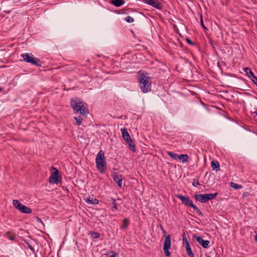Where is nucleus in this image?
Masks as SVG:
<instances>
[{
  "label": "nucleus",
  "mask_w": 257,
  "mask_h": 257,
  "mask_svg": "<svg viewBox=\"0 0 257 257\" xmlns=\"http://www.w3.org/2000/svg\"><path fill=\"white\" fill-rule=\"evenodd\" d=\"M13 204L16 209H18L22 213L29 214L32 212V209L31 208L23 205L17 200H14L13 201Z\"/></svg>",
  "instance_id": "obj_6"
},
{
  "label": "nucleus",
  "mask_w": 257,
  "mask_h": 257,
  "mask_svg": "<svg viewBox=\"0 0 257 257\" xmlns=\"http://www.w3.org/2000/svg\"><path fill=\"white\" fill-rule=\"evenodd\" d=\"M250 195L249 193L247 192H245L242 194V197H246Z\"/></svg>",
  "instance_id": "obj_32"
},
{
  "label": "nucleus",
  "mask_w": 257,
  "mask_h": 257,
  "mask_svg": "<svg viewBox=\"0 0 257 257\" xmlns=\"http://www.w3.org/2000/svg\"><path fill=\"white\" fill-rule=\"evenodd\" d=\"M153 0H143L144 2H145L146 4L150 5L151 3H152Z\"/></svg>",
  "instance_id": "obj_33"
},
{
  "label": "nucleus",
  "mask_w": 257,
  "mask_h": 257,
  "mask_svg": "<svg viewBox=\"0 0 257 257\" xmlns=\"http://www.w3.org/2000/svg\"><path fill=\"white\" fill-rule=\"evenodd\" d=\"M3 90V88L0 87V92H1Z\"/></svg>",
  "instance_id": "obj_40"
},
{
  "label": "nucleus",
  "mask_w": 257,
  "mask_h": 257,
  "mask_svg": "<svg viewBox=\"0 0 257 257\" xmlns=\"http://www.w3.org/2000/svg\"><path fill=\"white\" fill-rule=\"evenodd\" d=\"M201 26L203 27V28L204 29H206V28L205 27V26L204 25V24H203V20L202 19H201Z\"/></svg>",
  "instance_id": "obj_34"
},
{
  "label": "nucleus",
  "mask_w": 257,
  "mask_h": 257,
  "mask_svg": "<svg viewBox=\"0 0 257 257\" xmlns=\"http://www.w3.org/2000/svg\"><path fill=\"white\" fill-rule=\"evenodd\" d=\"M130 223V221L127 218H125L122 222V227L123 228H126Z\"/></svg>",
  "instance_id": "obj_24"
},
{
  "label": "nucleus",
  "mask_w": 257,
  "mask_h": 257,
  "mask_svg": "<svg viewBox=\"0 0 257 257\" xmlns=\"http://www.w3.org/2000/svg\"><path fill=\"white\" fill-rule=\"evenodd\" d=\"M21 56L25 62L31 63L37 66H41L40 60L37 58L34 57L32 53L23 54H22Z\"/></svg>",
  "instance_id": "obj_5"
},
{
  "label": "nucleus",
  "mask_w": 257,
  "mask_h": 257,
  "mask_svg": "<svg viewBox=\"0 0 257 257\" xmlns=\"http://www.w3.org/2000/svg\"><path fill=\"white\" fill-rule=\"evenodd\" d=\"M186 251H187V253L188 255L190 257L191 256L194 255V254H193V253L192 252V251L191 250V247H190L189 244H187V245H186Z\"/></svg>",
  "instance_id": "obj_21"
},
{
  "label": "nucleus",
  "mask_w": 257,
  "mask_h": 257,
  "mask_svg": "<svg viewBox=\"0 0 257 257\" xmlns=\"http://www.w3.org/2000/svg\"><path fill=\"white\" fill-rule=\"evenodd\" d=\"M254 240L257 242V234L254 237Z\"/></svg>",
  "instance_id": "obj_38"
},
{
  "label": "nucleus",
  "mask_w": 257,
  "mask_h": 257,
  "mask_svg": "<svg viewBox=\"0 0 257 257\" xmlns=\"http://www.w3.org/2000/svg\"><path fill=\"white\" fill-rule=\"evenodd\" d=\"M150 5L158 9H161L162 8V4L158 1L153 0Z\"/></svg>",
  "instance_id": "obj_15"
},
{
  "label": "nucleus",
  "mask_w": 257,
  "mask_h": 257,
  "mask_svg": "<svg viewBox=\"0 0 257 257\" xmlns=\"http://www.w3.org/2000/svg\"><path fill=\"white\" fill-rule=\"evenodd\" d=\"M151 79L150 74L147 72L140 70L138 72V80H148Z\"/></svg>",
  "instance_id": "obj_9"
},
{
  "label": "nucleus",
  "mask_w": 257,
  "mask_h": 257,
  "mask_svg": "<svg viewBox=\"0 0 257 257\" xmlns=\"http://www.w3.org/2000/svg\"><path fill=\"white\" fill-rule=\"evenodd\" d=\"M140 87L144 93L149 92L151 89V81H140Z\"/></svg>",
  "instance_id": "obj_8"
},
{
  "label": "nucleus",
  "mask_w": 257,
  "mask_h": 257,
  "mask_svg": "<svg viewBox=\"0 0 257 257\" xmlns=\"http://www.w3.org/2000/svg\"><path fill=\"white\" fill-rule=\"evenodd\" d=\"M36 220L37 222L40 223L43 226H44V224L43 221L39 217H36Z\"/></svg>",
  "instance_id": "obj_30"
},
{
  "label": "nucleus",
  "mask_w": 257,
  "mask_h": 257,
  "mask_svg": "<svg viewBox=\"0 0 257 257\" xmlns=\"http://www.w3.org/2000/svg\"><path fill=\"white\" fill-rule=\"evenodd\" d=\"M217 195V193L212 194H196L194 196L195 199L201 203H205L209 200L214 199Z\"/></svg>",
  "instance_id": "obj_4"
},
{
  "label": "nucleus",
  "mask_w": 257,
  "mask_h": 257,
  "mask_svg": "<svg viewBox=\"0 0 257 257\" xmlns=\"http://www.w3.org/2000/svg\"><path fill=\"white\" fill-rule=\"evenodd\" d=\"M95 162L98 170L101 173H104L106 170V159L102 151H100L96 157Z\"/></svg>",
  "instance_id": "obj_2"
},
{
  "label": "nucleus",
  "mask_w": 257,
  "mask_h": 257,
  "mask_svg": "<svg viewBox=\"0 0 257 257\" xmlns=\"http://www.w3.org/2000/svg\"><path fill=\"white\" fill-rule=\"evenodd\" d=\"M193 237L196 239L198 242L203 247L206 248L208 247L210 243V241L209 240H205L201 237L196 235H194Z\"/></svg>",
  "instance_id": "obj_11"
},
{
  "label": "nucleus",
  "mask_w": 257,
  "mask_h": 257,
  "mask_svg": "<svg viewBox=\"0 0 257 257\" xmlns=\"http://www.w3.org/2000/svg\"><path fill=\"white\" fill-rule=\"evenodd\" d=\"M111 199L112 200V203L113 205V208L114 209H117V207H116V202H115V200L113 199V198H111Z\"/></svg>",
  "instance_id": "obj_31"
},
{
  "label": "nucleus",
  "mask_w": 257,
  "mask_h": 257,
  "mask_svg": "<svg viewBox=\"0 0 257 257\" xmlns=\"http://www.w3.org/2000/svg\"><path fill=\"white\" fill-rule=\"evenodd\" d=\"M190 257H195V256H194V255L191 256H190Z\"/></svg>",
  "instance_id": "obj_44"
},
{
  "label": "nucleus",
  "mask_w": 257,
  "mask_h": 257,
  "mask_svg": "<svg viewBox=\"0 0 257 257\" xmlns=\"http://www.w3.org/2000/svg\"><path fill=\"white\" fill-rule=\"evenodd\" d=\"M189 157L187 154H181L178 155V159L181 160L183 163H185L188 161Z\"/></svg>",
  "instance_id": "obj_17"
},
{
  "label": "nucleus",
  "mask_w": 257,
  "mask_h": 257,
  "mask_svg": "<svg viewBox=\"0 0 257 257\" xmlns=\"http://www.w3.org/2000/svg\"><path fill=\"white\" fill-rule=\"evenodd\" d=\"M125 20L128 23H132L134 21V19L130 16L126 17Z\"/></svg>",
  "instance_id": "obj_27"
},
{
  "label": "nucleus",
  "mask_w": 257,
  "mask_h": 257,
  "mask_svg": "<svg viewBox=\"0 0 257 257\" xmlns=\"http://www.w3.org/2000/svg\"><path fill=\"white\" fill-rule=\"evenodd\" d=\"M71 106L75 113H79L82 116H85L88 112L86 104L80 98H72L71 100Z\"/></svg>",
  "instance_id": "obj_1"
},
{
  "label": "nucleus",
  "mask_w": 257,
  "mask_h": 257,
  "mask_svg": "<svg viewBox=\"0 0 257 257\" xmlns=\"http://www.w3.org/2000/svg\"><path fill=\"white\" fill-rule=\"evenodd\" d=\"M85 201L90 204H97L98 203V200L96 199H93L91 197H88L85 199Z\"/></svg>",
  "instance_id": "obj_16"
},
{
  "label": "nucleus",
  "mask_w": 257,
  "mask_h": 257,
  "mask_svg": "<svg viewBox=\"0 0 257 257\" xmlns=\"http://www.w3.org/2000/svg\"><path fill=\"white\" fill-rule=\"evenodd\" d=\"M74 119L76 120V123L78 125H80L81 124L82 118L81 116L74 117Z\"/></svg>",
  "instance_id": "obj_25"
},
{
  "label": "nucleus",
  "mask_w": 257,
  "mask_h": 257,
  "mask_svg": "<svg viewBox=\"0 0 257 257\" xmlns=\"http://www.w3.org/2000/svg\"><path fill=\"white\" fill-rule=\"evenodd\" d=\"M171 247V237L170 235H168L165 239L163 246V250L165 254L167 256H170L171 253L169 251V249Z\"/></svg>",
  "instance_id": "obj_7"
},
{
  "label": "nucleus",
  "mask_w": 257,
  "mask_h": 257,
  "mask_svg": "<svg viewBox=\"0 0 257 257\" xmlns=\"http://www.w3.org/2000/svg\"><path fill=\"white\" fill-rule=\"evenodd\" d=\"M193 185L194 186H196V185H195L194 183H193Z\"/></svg>",
  "instance_id": "obj_43"
},
{
  "label": "nucleus",
  "mask_w": 257,
  "mask_h": 257,
  "mask_svg": "<svg viewBox=\"0 0 257 257\" xmlns=\"http://www.w3.org/2000/svg\"><path fill=\"white\" fill-rule=\"evenodd\" d=\"M92 233L94 235H92V237L94 238H98L100 236V234L99 233L96 232H92Z\"/></svg>",
  "instance_id": "obj_29"
},
{
  "label": "nucleus",
  "mask_w": 257,
  "mask_h": 257,
  "mask_svg": "<svg viewBox=\"0 0 257 257\" xmlns=\"http://www.w3.org/2000/svg\"><path fill=\"white\" fill-rule=\"evenodd\" d=\"M162 230H163V233H165V232H166L163 229H162Z\"/></svg>",
  "instance_id": "obj_41"
},
{
  "label": "nucleus",
  "mask_w": 257,
  "mask_h": 257,
  "mask_svg": "<svg viewBox=\"0 0 257 257\" xmlns=\"http://www.w3.org/2000/svg\"><path fill=\"white\" fill-rule=\"evenodd\" d=\"M206 257H210V256H206Z\"/></svg>",
  "instance_id": "obj_45"
},
{
  "label": "nucleus",
  "mask_w": 257,
  "mask_h": 257,
  "mask_svg": "<svg viewBox=\"0 0 257 257\" xmlns=\"http://www.w3.org/2000/svg\"><path fill=\"white\" fill-rule=\"evenodd\" d=\"M112 177L114 181L117 184L118 186L119 187H121L122 186V176L118 173H114L112 174Z\"/></svg>",
  "instance_id": "obj_12"
},
{
  "label": "nucleus",
  "mask_w": 257,
  "mask_h": 257,
  "mask_svg": "<svg viewBox=\"0 0 257 257\" xmlns=\"http://www.w3.org/2000/svg\"><path fill=\"white\" fill-rule=\"evenodd\" d=\"M9 239L10 240H13L14 239V237H11L9 238Z\"/></svg>",
  "instance_id": "obj_39"
},
{
  "label": "nucleus",
  "mask_w": 257,
  "mask_h": 257,
  "mask_svg": "<svg viewBox=\"0 0 257 257\" xmlns=\"http://www.w3.org/2000/svg\"><path fill=\"white\" fill-rule=\"evenodd\" d=\"M211 168L213 170H215L219 167V164L217 161H212L211 162Z\"/></svg>",
  "instance_id": "obj_20"
},
{
  "label": "nucleus",
  "mask_w": 257,
  "mask_h": 257,
  "mask_svg": "<svg viewBox=\"0 0 257 257\" xmlns=\"http://www.w3.org/2000/svg\"><path fill=\"white\" fill-rule=\"evenodd\" d=\"M183 242L185 243V245H187V244H189V242H188V240H187V238H186V236H185V233H184V234H183Z\"/></svg>",
  "instance_id": "obj_28"
},
{
  "label": "nucleus",
  "mask_w": 257,
  "mask_h": 257,
  "mask_svg": "<svg viewBox=\"0 0 257 257\" xmlns=\"http://www.w3.org/2000/svg\"><path fill=\"white\" fill-rule=\"evenodd\" d=\"M186 41H187V42L188 44H192V42L191 41V40H190L189 39L187 38V39H186Z\"/></svg>",
  "instance_id": "obj_35"
},
{
  "label": "nucleus",
  "mask_w": 257,
  "mask_h": 257,
  "mask_svg": "<svg viewBox=\"0 0 257 257\" xmlns=\"http://www.w3.org/2000/svg\"><path fill=\"white\" fill-rule=\"evenodd\" d=\"M176 196L180 199L182 202L185 205L192 207L196 212L199 215H202L201 211L195 205L188 196H184L181 194H177Z\"/></svg>",
  "instance_id": "obj_3"
},
{
  "label": "nucleus",
  "mask_w": 257,
  "mask_h": 257,
  "mask_svg": "<svg viewBox=\"0 0 257 257\" xmlns=\"http://www.w3.org/2000/svg\"><path fill=\"white\" fill-rule=\"evenodd\" d=\"M252 84H254L257 86V81H251Z\"/></svg>",
  "instance_id": "obj_37"
},
{
  "label": "nucleus",
  "mask_w": 257,
  "mask_h": 257,
  "mask_svg": "<svg viewBox=\"0 0 257 257\" xmlns=\"http://www.w3.org/2000/svg\"><path fill=\"white\" fill-rule=\"evenodd\" d=\"M28 245H29V247L30 249L31 250H32V251H34V248H33L32 246H31V245H30L29 244H28Z\"/></svg>",
  "instance_id": "obj_36"
},
{
  "label": "nucleus",
  "mask_w": 257,
  "mask_h": 257,
  "mask_svg": "<svg viewBox=\"0 0 257 257\" xmlns=\"http://www.w3.org/2000/svg\"><path fill=\"white\" fill-rule=\"evenodd\" d=\"M167 154L171 157L172 158V159H174V160H177L178 159V155L176 154H175V153H173L171 152H170V151H168L167 152Z\"/></svg>",
  "instance_id": "obj_23"
},
{
  "label": "nucleus",
  "mask_w": 257,
  "mask_h": 257,
  "mask_svg": "<svg viewBox=\"0 0 257 257\" xmlns=\"http://www.w3.org/2000/svg\"><path fill=\"white\" fill-rule=\"evenodd\" d=\"M244 71L250 79H252L251 80H253L254 79L257 80V77L253 74L252 71H251L250 69L248 68H245L244 69Z\"/></svg>",
  "instance_id": "obj_14"
},
{
  "label": "nucleus",
  "mask_w": 257,
  "mask_h": 257,
  "mask_svg": "<svg viewBox=\"0 0 257 257\" xmlns=\"http://www.w3.org/2000/svg\"><path fill=\"white\" fill-rule=\"evenodd\" d=\"M120 131L124 140L127 141L131 139V136L127 132V129L126 128H121Z\"/></svg>",
  "instance_id": "obj_13"
},
{
  "label": "nucleus",
  "mask_w": 257,
  "mask_h": 257,
  "mask_svg": "<svg viewBox=\"0 0 257 257\" xmlns=\"http://www.w3.org/2000/svg\"><path fill=\"white\" fill-rule=\"evenodd\" d=\"M111 3L116 7H119L122 5L124 2L122 0H112Z\"/></svg>",
  "instance_id": "obj_19"
},
{
  "label": "nucleus",
  "mask_w": 257,
  "mask_h": 257,
  "mask_svg": "<svg viewBox=\"0 0 257 257\" xmlns=\"http://www.w3.org/2000/svg\"><path fill=\"white\" fill-rule=\"evenodd\" d=\"M116 255V253L113 251H111L109 252L107 254H105V257H115Z\"/></svg>",
  "instance_id": "obj_26"
},
{
  "label": "nucleus",
  "mask_w": 257,
  "mask_h": 257,
  "mask_svg": "<svg viewBox=\"0 0 257 257\" xmlns=\"http://www.w3.org/2000/svg\"><path fill=\"white\" fill-rule=\"evenodd\" d=\"M196 184H197V185H199V182H198V181H197V183H196Z\"/></svg>",
  "instance_id": "obj_42"
},
{
  "label": "nucleus",
  "mask_w": 257,
  "mask_h": 257,
  "mask_svg": "<svg viewBox=\"0 0 257 257\" xmlns=\"http://www.w3.org/2000/svg\"><path fill=\"white\" fill-rule=\"evenodd\" d=\"M126 142L127 143V144L129 146V147L131 151L133 152H135L136 151V148H135V145L132 139L129 140V141H126Z\"/></svg>",
  "instance_id": "obj_18"
},
{
  "label": "nucleus",
  "mask_w": 257,
  "mask_h": 257,
  "mask_svg": "<svg viewBox=\"0 0 257 257\" xmlns=\"http://www.w3.org/2000/svg\"><path fill=\"white\" fill-rule=\"evenodd\" d=\"M52 168L55 171L52 173L51 176L49 177V181L51 184L57 183L59 172L57 169H55L53 167H52Z\"/></svg>",
  "instance_id": "obj_10"
},
{
  "label": "nucleus",
  "mask_w": 257,
  "mask_h": 257,
  "mask_svg": "<svg viewBox=\"0 0 257 257\" xmlns=\"http://www.w3.org/2000/svg\"><path fill=\"white\" fill-rule=\"evenodd\" d=\"M230 185L232 188H233L235 189H241L242 188V186L241 185H238L234 182H230Z\"/></svg>",
  "instance_id": "obj_22"
}]
</instances>
